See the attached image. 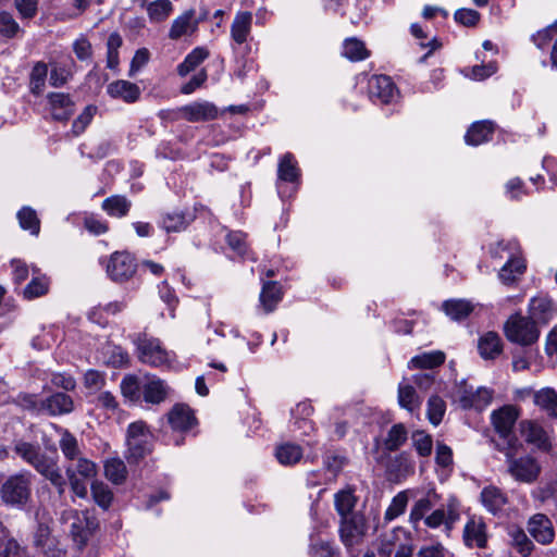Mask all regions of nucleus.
Masks as SVG:
<instances>
[{
  "mask_svg": "<svg viewBox=\"0 0 557 557\" xmlns=\"http://www.w3.org/2000/svg\"><path fill=\"white\" fill-rule=\"evenodd\" d=\"M494 125L490 121L475 122L468 129L465 140L468 145L479 146L492 138Z\"/></svg>",
  "mask_w": 557,
  "mask_h": 557,
  "instance_id": "32",
  "label": "nucleus"
},
{
  "mask_svg": "<svg viewBox=\"0 0 557 557\" xmlns=\"http://www.w3.org/2000/svg\"><path fill=\"white\" fill-rule=\"evenodd\" d=\"M407 441V430L404 424H394L384 441L385 448L389 451L397 450Z\"/></svg>",
  "mask_w": 557,
  "mask_h": 557,
  "instance_id": "53",
  "label": "nucleus"
},
{
  "mask_svg": "<svg viewBox=\"0 0 557 557\" xmlns=\"http://www.w3.org/2000/svg\"><path fill=\"white\" fill-rule=\"evenodd\" d=\"M500 250H508V260L499 270L498 276L504 284L510 285L515 283L517 278L524 273L527 265L524 260L518 255L519 247L517 242H499L495 250H493V255L503 258Z\"/></svg>",
  "mask_w": 557,
  "mask_h": 557,
  "instance_id": "7",
  "label": "nucleus"
},
{
  "mask_svg": "<svg viewBox=\"0 0 557 557\" xmlns=\"http://www.w3.org/2000/svg\"><path fill=\"white\" fill-rule=\"evenodd\" d=\"M440 500V496L435 488L428 490L424 497L420 498L410 511V521L417 525V523L426 517V513L436 506Z\"/></svg>",
  "mask_w": 557,
  "mask_h": 557,
  "instance_id": "30",
  "label": "nucleus"
},
{
  "mask_svg": "<svg viewBox=\"0 0 557 557\" xmlns=\"http://www.w3.org/2000/svg\"><path fill=\"white\" fill-rule=\"evenodd\" d=\"M132 207L131 200H128L125 196L114 195L106 198L102 201L101 208L109 215L115 218H122L127 215Z\"/></svg>",
  "mask_w": 557,
  "mask_h": 557,
  "instance_id": "37",
  "label": "nucleus"
},
{
  "mask_svg": "<svg viewBox=\"0 0 557 557\" xmlns=\"http://www.w3.org/2000/svg\"><path fill=\"white\" fill-rule=\"evenodd\" d=\"M478 349L482 358L495 359L503 350L499 335L495 332L485 333L479 339Z\"/></svg>",
  "mask_w": 557,
  "mask_h": 557,
  "instance_id": "33",
  "label": "nucleus"
},
{
  "mask_svg": "<svg viewBox=\"0 0 557 557\" xmlns=\"http://www.w3.org/2000/svg\"><path fill=\"white\" fill-rule=\"evenodd\" d=\"M534 404L549 418L557 419V393L552 387H544L534 393Z\"/></svg>",
  "mask_w": 557,
  "mask_h": 557,
  "instance_id": "28",
  "label": "nucleus"
},
{
  "mask_svg": "<svg viewBox=\"0 0 557 557\" xmlns=\"http://www.w3.org/2000/svg\"><path fill=\"white\" fill-rule=\"evenodd\" d=\"M146 382L143 384V397L148 404L159 405L163 403L168 395L170 387L168 384L157 376H146Z\"/></svg>",
  "mask_w": 557,
  "mask_h": 557,
  "instance_id": "22",
  "label": "nucleus"
},
{
  "mask_svg": "<svg viewBox=\"0 0 557 557\" xmlns=\"http://www.w3.org/2000/svg\"><path fill=\"white\" fill-rule=\"evenodd\" d=\"M443 310L450 319L459 321L473 311V305L465 299H450L443 304Z\"/></svg>",
  "mask_w": 557,
  "mask_h": 557,
  "instance_id": "41",
  "label": "nucleus"
},
{
  "mask_svg": "<svg viewBox=\"0 0 557 557\" xmlns=\"http://www.w3.org/2000/svg\"><path fill=\"white\" fill-rule=\"evenodd\" d=\"M33 474L23 471L10 475L0 487L2 502L12 507H24L32 497Z\"/></svg>",
  "mask_w": 557,
  "mask_h": 557,
  "instance_id": "3",
  "label": "nucleus"
},
{
  "mask_svg": "<svg viewBox=\"0 0 557 557\" xmlns=\"http://www.w3.org/2000/svg\"><path fill=\"white\" fill-rule=\"evenodd\" d=\"M357 502L358 498L355 495V488L351 486H347L334 495L335 509L341 518L359 513L358 511H355Z\"/></svg>",
  "mask_w": 557,
  "mask_h": 557,
  "instance_id": "27",
  "label": "nucleus"
},
{
  "mask_svg": "<svg viewBox=\"0 0 557 557\" xmlns=\"http://www.w3.org/2000/svg\"><path fill=\"white\" fill-rule=\"evenodd\" d=\"M408 504L406 492H399L393 499L385 511V520L392 521L405 512Z\"/></svg>",
  "mask_w": 557,
  "mask_h": 557,
  "instance_id": "59",
  "label": "nucleus"
},
{
  "mask_svg": "<svg viewBox=\"0 0 557 557\" xmlns=\"http://www.w3.org/2000/svg\"><path fill=\"white\" fill-rule=\"evenodd\" d=\"M465 545L472 548H485L487 543L486 524L482 518L471 517L463 528Z\"/></svg>",
  "mask_w": 557,
  "mask_h": 557,
  "instance_id": "17",
  "label": "nucleus"
},
{
  "mask_svg": "<svg viewBox=\"0 0 557 557\" xmlns=\"http://www.w3.org/2000/svg\"><path fill=\"white\" fill-rule=\"evenodd\" d=\"M137 347L139 360L152 367H160L169 362V354L161 346L158 338L148 337L145 333H139L134 338Z\"/></svg>",
  "mask_w": 557,
  "mask_h": 557,
  "instance_id": "8",
  "label": "nucleus"
},
{
  "mask_svg": "<svg viewBox=\"0 0 557 557\" xmlns=\"http://www.w3.org/2000/svg\"><path fill=\"white\" fill-rule=\"evenodd\" d=\"M413 447L421 457H429L433 448L432 436L424 431H416L411 436Z\"/></svg>",
  "mask_w": 557,
  "mask_h": 557,
  "instance_id": "57",
  "label": "nucleus"
},
{
  "mask_svg": "<svg viewBox=\"0 0 557 557\" xmlns=\"http://www.w3.org/2000/svg\"><path fill=\"white\" fill-rule=\"evenodd\" d=\"M554 37L557 38V21L553 25L532 35L531 39L537 48L544 49Z\"/></svg>",
  "mask_w": 557,
  "mask_h": 557,
  "instance_id": "64",
  "label": "nucleus"
},
{
  "mask_svg": "<svg viewBox=\"0 0 557 557\" xmlns=\"http://www.w3.org/2000/svg\"><path fill=\"white\" fill-rule=\"evenodd\" d=\"M368 527L363 513H354L341 518L339 537L346 548H351L359 545L366 533Z\"/></svg>",
  "mask_w": 557,
  "mask_h": 557,
  "instance_id": "9",
  "label": "nucleus"
},
{
  "mask_svg": "<svg viewBox=\"0 0 557 557\" xmlns=\"http://www.w3.org/2000/svg\"><path fill=\"white\" fill-rule=\"evenodd\" d=\"M345 463L346 458L335 451H327L323 457V466L329 472L327 474L330 476H334V481L336 480Z\"/></svg>",
  "mask_w": 557,
  "mask_h": 557,
  "instance_id": "58",
  "label": "nucleus"
},
{
  "mask_svg": "<svg viewBox=\"0 0 557 557\" xmlns=\"http://www.w3.org/2000/svg\"><path fill=\"white\" fill-rule=\"evenodd\" d=\"M300 170L295 157L287 152L281 157L277 166V181L287 183H297L299 181Z\"/></svg>",
  "mask_w": 557,
  "mask_h": 557,
  "instance_id": "31",
  "label": "nucleus"
},
{
  "mask_svg": "<svg viewBox=\"0 0 557 557\" xmlns=\"http://www.w3.org/2000/svg\"><path fill=\"white\" fill-rule=\"evenodd\" d=\"M406 530L403 528H395L391 532L383 534L379 539L377 554L380 557H392L396 546L403 540Z\"/></svg>",
  "mask_w": 557,
  "mask_h": 557,
  "instance_id": "35",
  "label": "nucleus"
},
{
  "mask_svg": "<svg viewBox=\"0 0 557 557\" xmlns=\"http://www.w3.org/2000/svg\"><path fill=\"white\" fill-rule=\"evenodd\" d=\"M507 495L496 486H486L481 492L483 506L492 513H497L507 504Z\"/></svg>",
  "mask_w": 557,
  "mask_h": 557,
  "instance_id": "29",
  "label": "nucleus"
},
{
  "mask_svg": "<svg viewBox=\"0 0 557 557\" xmlns=\"http://www.w3.org/2000/svg\"><path fill=\"white\" fill-rule=\"evenodd\" d=\"M38 269L33 268V278L23 289V297L27 300L45 296L49 292L50 280L46 275L38 274Z\"/></svg>",
  "mask_w": 557,
  "mask_h": 557,
  "instance_id": "34",
  "label": "nucleus"
},
{
  "mask_svg": "<svg viewBox=\"0 0 557 557\" xmlns=\"http://www.w3.org/2000/svg\"><path fill=\"white\" fill-rule=\"evenodd\" d=\"M445 411H446L445 401L440 396H436V395L431 396L430 399L428 400V410H426V414H428L430 422L433 425H438L443 420Z\"/></svg>",
  "mask_w": 557,
  "mask_h": 557,
  "instance_id": "55",
  "label": "nucleus"
},
{
  "mask_svg": "<svg viewBox=\"0 0 557 557\" xmlns=\"http://www.w3.org/2000/svg\"><path fill=\"white\" fill-rule=\"evenodd\" d=\"M193 216L184 211H173L163 214L161 226L168 233L182 232L187 228Z\"/></svg>",
  "mask_w": 557,
  "mask_h": 557,
  "instance_id": "36",
  "label": "nucleus"
},
{
  "mask_svg": "<svg viewBox=\"0 0 557 557\" xmlns=\"http://www.w3.org/2000/svg\"><path fill=\"white\" fill-rule=\"evenodd\" d=\"M23 29L15 21L13 14L5 10L0 11V35L4 38L11 39L16 37Z\"/></svg>",
  "mask_w": 557,
  "mask_h": 557,
  "instance_id": "54",
  "label": "nucleus"
},
{
  "mask_svg": "<svg viewBox=\"0 0 557 557\" xmlns=\"http://www.w3.org/2000/svg\"><path fill=\"white\" fill-rule=\"evenodd\" d=\"M74 410V399L66 393L55 392L45 398V414L59 417L70 414Z\"/></svg>",
  "mask_w": 557,
  "mask_h": 557,
  "instance_id": "20",
  "label": "nucleus"
},
{
  "mask_svg": "<svg viewBox=\"0 0 557 557\" xmlns=\"http://www.w3.org/2000/svg\"><path fill=\"white\" fill-rule=\"evenodd\" d=\"M104 475L113 484H122L127 478V469L120 458H111L104 462Z\"/></svg>",
  "mask_w": 557,
  "mask_h": 557,
  "instance_id": "45",
  "label": "nucleus"
},
{
  "mask_svg": "<svg viewBox=\"0 0 557 557\" xmlns=\"http://www.w3.org/2000/svg\"><path fill=\"white\" fill-rule=\"evenodd\" d=\"M195 14V10L190 9L177 16L171 25L169 37L172 40H177L182 36L195 33L199 24V20L196 18Z\"/></svg>",
  "mask_w": 557,
  "mask_h": 557,
  "instance_id": "23",
  "label": "nucleus"
},
{
  "mask_svg": "<svg viewBox=\"0 0 557 557\" xmlns=\"http://www.w3.org/2000/svg\"><path fill=\"white\" fill-rule=\"evenodd\" d=\"M51 114L57 121H66L74 113V102L69 95L52 92L48 96Z\"/></svg>",
  "mask_w": 557,
  "mask_h": 557,
  "instance_id": "26",
  "label": "nucleus"
},
{
  "mask_svg": "<svg viewBox=\"0 0 557 557\" xmlns=\"http://www.w3.org/2000/svg\"><path fill=\"white\" fill-rule=\"evenodd\" d=\"M47 75H48L47 64L44 62H37L30 72V82H29L30 91L34 95H40L44 91Z\"/></svg>",
  "mask_w": 557,
  "mask_h": 557,
  "instance_id": "52",
  "label": "nucleus"
},
{
  "mask_svg": "<svg viewBox=\"0 0 557 557\" xmlns=\"http://www.w3.org/2000/svg\"><path fill=\"white\" fill-rule=\"evenodd\" d=\"M337 549L334 547L332 542L329 541H317L311 539L309 548V555L311 557H335Z\"/></svg>",
  "mask_w": 557,
  "mask_h": 557,
  "instance_id": "60",
  "label": "nucleus"
},
{
  "mask_svg": "<svg viewBox=\"0 0 557 557\" xmlns=\"http://www.w3.org/2000/svg\"><path fill=\"white\" fill-rule=\"evenodd\" d=\"M343 55L350 61L357 62L369 57L364 44L356 38L346 39L343 46Z\"/></svg>",
  "mask_w": 557,
  "mask_h": 557,
  "instance_id": "50",
  "label": "nucleus"
},
{
  "mask_svg": "<svg viewBox=\"0 0 557 557\" xmlns=\"http://www.w3.org/2000/svg\"><path fill=\"white\" fill-rule=\"evenodd\" d=\"M509 536L512 547H515L521 556L528 557L531 554L533 543L522 529L511 528L509 530Z\"/></svg>",
  "mask_w": 557,
  "mask_h": 557,
  "instance_id": "49",
  "label": "nucleus"
},
{
  "mask_svg": "<svg viewBox=\"0 0 557 557\" xmlns=\"http://www.w3.org/2000/svg\"><path fill=\"white\" fill-rule=\"evenodd\" d=\"M445 361V354L441 350L423 352L414 356L409 361V368L413 369H433Z\"/></svg>",
  "mask_w": 557,
  "mask_h": 557,
  "instance_id": "43",
  "label": "nucleus"
},
{
  "mask_svg": "<svg viewBox=\"0 0 557 557\" xmlns=\"http://www.w3.org/2000/svg\"><path fill=\"white\" fill-rule=\"evenodd\" d=\"M504 333L509 342L521 346H530L540 337L535 321L519 313L508 318L504 324Z\"/></svg>",
  "mask_w": 557,
  "mask_h": 557,
  "instance_id": "6",
  "label": "nucleus"
},
{
  "mask_svg": "<svg viewBox=\"0 0 557 557\" xmlns=\"http://www.w3.org/2000/svg\"><path fill=\"white\" fill-rule=\"evenodd\" d=\"M71 76V70L66 65L57 64L50 72L49 83L58 88L65 85Z\"/></svg>",
  "mask_w": 557,
  "mask_h": 557,
  "instance_id": "63",
  "label": "nucleus"
},
{
  "mask_svg": "<svg viewBox=\"0 0 557 557\" xmlns=\"http://www.w3.org/2000/svg\"><path fill=\"white\" fill-rule=\"evenodd\" d=\"M522 444L518 438H511L507 445L497 444V449L504 454L507 472L511 479L521 484H534L541 476V461L531 454L518 455Z\"/></svg>",
  "mask_w": 557,
  "mask_h": 557,
  "instance_id": "1",
  "label": "nucleus"
},
{
  "mask_svg": "<svg viewBox=\"0 0 557 557\" xmlns=\"http://www.w3.org/2000/svg\"><path fill=\"white\" fill-rule=\"evenodd\" d=\"M90 490L95 503L103 510L109 509L113 500L111 488L101 481H95L91 483Z\"/></svg>",
  "mask_w": 557,
  "mask_h": 557,
  "instance_id": "48",
  "label": "nucleus"
},
{
  "mask_svg": "<svg viewBox=\"0 0 557 557\" xmlns=\"http://www.w3.org/2000/svg\"><path fill=\"white\" fill-rule=\"evenodd\" d=\"M455 400L463 409H483L492 400V392L485 387H478L474 389L473 386L468 385L466 381H462L455 392Z\"/></svg>",
  "mask_w": 557,
  "mask_h": 557,
  "instance_id": "11",
  "label": "nucleus"
},
{
  "mask_svg": "<svg viewBox=\"0 0 557 557\" xmlns=\"http://www.w3.org/2000/svg\"><path fill=\"white\" fill-rule=\"evenodd\" d=\"M283 290L277 282H265L260 294V301L264 309L270 312L281 301Z\"/></svg>",
  "mask_w": 557,
  "mask_h": 557,
  "instance_id": "38",
  "label": "nucleus"
},
{
  "mask_svg": "<svg viewBox=\"0 0 557 557\" xmlns=\"http://www.w3.org/2000/svg\"><path fill=\"white\" fill-rule=\"evenodd\" d=\"M20 226L28 231L32 235H38L40 232V220L36 211L30 207H23L17 212Z\"/></svg>",
  "mask_w": 557,
  "mask_h": 557,
  "instance_id": "46",
  "label": "nucleus"
},
{
  "mask_svg": "<svg viewBox=\"0 0 557 557\" xmlns=\"http://www.w3.org/2000/svg\"><path fill=\"white\" fill-rule=\"evenodd\" d=\"M99 523L96 518L88 517L87 515L77 516L71 524V535L78 547L83 549L90 536L97 531Z\"/></svg>",
  "mask_w": 557,
  "mask_h": 557,
  "instance_id": "15",
  "label": "nucleus"
},
{
  "mask_svg": "<svg viewBox=\"0 0 557 557\" xmlns=\"http://www.w3.org/2000/svg\"><path fill=\"white\" fill-rule=\"evenodd\" d=\"M517 419L518 410L513 406H504L492 412L491 421L500 438L505 441L503 445L509 444L511 438H517V436L512 434Z\"/></svg>",
  "mask_w": 557,
  "mask_h": 557,
  "instance_id": "14",
  "label": "nucleus"
},
{
  "mask_svg": "<svg viewBox=\"0 0 557 557\" xmlns=\"http://www.w3.org/2000/svg\"><path fill=\"white\" fill-rule=\"evenodd\" d=\"M182 119L187 122H205L218 116V108L209 101H195L181 107Z\"/></svg>",
  "mask_w": 557,
  "mask_h": 557,
  "instance_id": "16",
  "label": "nucleus"
},
{
  "mask_svg": "<svg viewBox=\"0 0 557 557\" xmlns=\"http://www.w3.org/2000/svg\"><path fill=\"white\" fill-rule=\"evenodd\" d=\"M13 450L24 461L34 467L38 473L49 480L60 495L64 493L66 480L61 473L58 461L44 454L39 445L17 441L14 444Z\"/></svg>",
  "mask_w": 557,
  "mask_h": 557,
  "instance_id": "2",
  "label": "nucleus"
},
{
  "mask_svg": "<svg viewBox=\"0 0 557 557\" xmlns=\"http://www.w3.org/2000/svg\"><path fill=\"white\" fill-rule=\"evenodd\" d=\"M459 503L450 498L445 507L437 508L424 518V524L431 529L444 525L446 531L453 530L454 524L459 520Z\"/></svg>",
  "mask_w": 557,
  "mask_h": 557,
  "instance_id": "12",
  "label": "nucleus"
},
{
  "mask_svg": "<svg viewBox=\"0 0 557 557\" xmlns=\"http://www.w3.org/2000/svg\"><path fill=\"white\" fill-rule=\"evenodd\" d=\"M454 18L462 26L474 27L479 23L481 15L473 9L462 8L455 12Z\"/></svg>",
  "mask_w": 557,
  "mask_h": 557,
  "instance_id": "61",
  "label": "nucleus"
},
{
  "mask_svg": "<svg viewBox=\"0 0 557 557\" xmlns=\"http://www.w3.org/2000/svg\"><path fill=\"white\" fill-rule=\"evenodd\" d=\"M39 0H14V7L22 20H32L38 12Z\"/></svg>",
  "mask_w": 557,
  "mask_h": 557,
  "instance_id": "62",
  "label": "nucleus"
},
{
  "mask_svg": "<svg viewBox=\"0 0 557 557\" xmlns=\"http://www.w3.org/2000/svg\"><path fill=\"white\" fill-rule=\"evenodd\" d=\"M172 11L173 4L170 0H156L147 8L149 18L156 23L165 21Z\"/></svg>",
  "mask_w": 557,
  "mask_h": 557,
  "instance_id": "51",
  "label": "nucleus"
},
{
  "mask_svg": "<svg viewBox=\"0 0 557 557\" xmlns=\"http://www.w3.org/2000/svg\"><path fill=\"white\" fill-rule=\"evenodd\" d=\"M368 92L374 102L389 104L398 97V89L386 75H373L368 82Z\"/></svg>",
  "mask_w": 557,
  "mask_h": 557,
  "instance_id": "13",
  "label": "nucleus"
},
{
  "mask_svg": "<svg viewBox=\"0 0 557 557\" xmlns=\"http://www.w3.org/2000/svg\"><path fill=\"white\" fill-rule=\"evenodd\" d=\"M51 428L60 435L59 446L66 462L83 455L74 434L55 423H51Z\"/></svg>",
  "mask_w": 557,
  "mask_h": 557,
  "instance_id": "24",
  "label": "nucleus"
},
{
  "mask_svg": "<svg viewBox=\"0 0 557 557\" xmlns=\"http://www.w3.org/2000/svg\"><path fill=\"white\" fill-rule=\"evenodd\" d=\"M209 57L207 49L197 47L177 65L180 76H186Z\"/></svg>",
  "mask_w": 557,
  "mask_h": 557,
  "instance_id": "44",
  "label": "nucleus"
},
{
  "mask_svg": "<svg viewBox=\"0 0 557 557\" xmlns=\"http://www.w3.org/2000/svg\"><path fill=\"white\" fill-rule=\"evenodd\" d=\"M137 263L134 256L127 251H115L107 263V273L114 282H125L136 273Z\"/></svg>",
  "mask_w": 557,
  "mask_h": 557,
  "instance_id": "10",
  "label": "nucleus"
},
{
  "mask_svg": "<svg viewBox=\"0 0 557 557\" xmlns=\"http://www.w3.org/2000/svg\"><path fill=\"white\" fill-rule=\"evenodd\" d=\"M16 403L21 408L32 413H45V398H38L34 394H20Z\"/></svg>",
  "mask_w": 557,
  "mask_h": 557,
  "instance_id": "56",
  "label": "nucleus"
},
{
  "mask_svg": "<svg viewBox=\"0 0 557 557\" xmlns=\"http://www.w3.org/2000/svg\"><path fill=\"white\" fill-rule=\"evenodd\" d=\"M530 319L547 322L552 313V301L546 296H536L529 304Z\"/></svg>",
  "mask_w": 557,
  "mask_h": 557,
  "instance_id": "40",
  "label": "nucleus"
},
{
  "mask_svg": "<svg viewBox=\"0 0 557 557\" xmlns=\"http://www.w3.org/2000/svg\"><path fill=\"white\" fill-rule=\"evenodd\" d=\"M520 430L527 443L535 445L543 451H548L552 448L548 434L540 423L524 420L520 423Z\"/></svg>",
  "mask_w": 557,
  "mask_h": 557,
  "instance_id": "18",
  "label": "nucleus"
},
{
  "mask_svg": "<svg viewBox=\"0 0 557 557\" xmlns=\"http://www.w3.org/2000/svg\"><path fill=\"white\" fill-rule=\"evenodd\" d=\"M153 436L144 421H136L128 425L127 460L128 462H138L152 451Z\"/></svg>",
  "mask_w": 557,
  "mask_h": 557,
  "instance_id": "5",
  "label": "nucleus"
},
{
  "mask_svg": "<svg viewBox=\"0 0 557 557\" xmlns=\"http://www.w3.org/2000/svg\"><path fill=\"white\" fill-rule=\"evenodd\" d=\"M65 474L72 492L79 498H86L87 481L96 476L97 465L83 454L66 463Z\"/></svg>",
  "mask_w": 557,
  "mask_h": 557,
  "instance_id": "4",
  "label": "nucleus"
},
{
  "mask_svg": "<svg viewBox=\"0 0 557 557\" xmlns=\"http://www.w3.org/2000/svg\"><path fill=\"white\" fill-rule=\"evenodd\" d=\"M398 403L401 408L413 413L419 410L421 406V398L418 396L413 386L409 384H399L398 386Z\"/></svg>",
  "mask_w": 557,
  "mask_h": 557,
  "instance_id": "42",
  "label": "nucleus"
},
{
  "mask_svg": "<svg viewBox=\"0 0 557 557\" xmlns=\"http://www.w3.org/2000/svg\"><path fill=\"white\" fill-rule=\"evenodd\" d=\"M528 531L532 537L541 544H550L555 532L552 521L543 513H536L529 519Z\"/></svg>",
  "mask_w": 557,
  "mask_h": 557,
  "instance_id": "19",
  "label": "nucleus"
},
{
  "mask_svg": "<svg viewBox=\"0 0 557 557\" xmlns=\"http://www.w3.org/2000/svg\"><path fill=\"white\" fill-rule=\"evenodd\" d=\"M168 421L174 431L186 432L196 423L194 411L184 404H176L168 413Z\"/></svg>",
  "mask_w": 557,
  "mask_h": 557,
  "instance_id": "21",
  "label": "nucleus"
},
{
  "mask_svg": "<svg viewBox=\"0 0 557 557\" xmlns=\"http://www.w3.org/2000/svg\"><path fill=\"white\" fill-rule=\"evenodd\" d=\"M302 448L293 443H284L276 447L275 457L281 465L293 466L302 458Z\"/></svg>",
  "mask_w": 557,
  "mask_h": 557,
  "instance_id": "39",
  "label": "nucleus"
},
{
  "mask_svg": "<svg viewBox=\"0 0 557 557\" xmlns=\"http://www.w3.org/2000/svg\"><path fill=\"white\" fill-rule=\"evenodd\" d=\"M107 92L110 97L122 99L127 103L136 102L140 97V88L136 84L124 79L110 83Z\"/></svg>",
  "mask_w": 557,
  "mask_h": 557,
  "instance_id": "25",
  "label": "nucleus"
},
{
  "mask_svg": "<svg viewBox=\"0 0 557 557\" xmlns=\"http://www.w3.org/2000/svg\"><path fill=\"white\" fill-rule=\"evenodd\" d=\"M120 388L122 395L131 401H138L140 392L143 393V384L135 374L125 375L121 381Z\"/></svg>",
  "mask_w": 557,
  "mask_h": 557,
  "instance_id": "47",
  "label": "nucleus"
}]
</instances>
